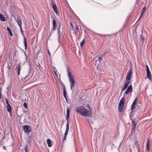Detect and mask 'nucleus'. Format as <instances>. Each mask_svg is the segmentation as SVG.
Masks as SVG:
<instances>
[{"label":"nucleus","mask_w":152,"mask_h":152,"mask_svg":"<svg viewBox=\"0 0 152 152\" xmlns=\"http://www.w3.org/2000/svg\"><path fill=\"white\" fill-rule=\"evenodd\" d=\"M5 99H6V103L7 104V105H10V104H9V103L8 102L7 99V98H6Z\"/></svg>","instance_id":"31"},{"label":"nucleus","mask_w":152,"mask_h":152,"mask_svg":"<svg viewBox=\"0 0 152 152\" xmlns=\"http://www.w3.org/2000/svg\"><path fill=\"white\" fill-rule=\"evenodd\" d=\"M3 148L4 149H6V147L5 146H3Z\"/></svg>","instance_id":"42"},{"label":"nucleus","mask_w":152,"mask_h":152,"mask_svg":"<svg viewBox=\"0 0 152 152\" xmlns=\"http://www.w3.org/2000/svg\"><path fill=\"white\" fill-rule=\"evenodd\" d=\"M15 20H16V21L17 22V23L19 27L21 26L22 22H21V20L18 18H17V19H15Z\"/></svg>","instance_id":"17"},{"label":"nucleus","mask_w":152,"mask_h":152,"mask_svg":"<svg viewBox=\"0 0 152 152\" xmlns=\"http://www.w3.org/2000/svg\"><path fill=\"white\" fill-rule=\"evenodd\" d=\"M69 111L70 110L68 108H67L66 110V119H67V122L66 124V131L64 134V136H66V135H67L69 129V124L68 118L69 117Z\"/></svg>","instance_id":"4"},{"label":"nucleus","mask_w":152,"mask_h":152,"mask_svg":"<svg viewBox=\"0 0 152 152\" xmlns=\"http://www.w3.org/2000/svg\"><path fill=\"white\" fill-rule=\"evenodd\" d=\"M1 98V91H0V99Z\"/></svg>","instance_id":"43"},{"label":"nucleus","mask_w":152,"mask_h":152,"mask_svg":"<svg viewBox=\"0 0 152 152\" xmlns=\"http://www.w3.org/2000/svg\"><path fill=\"white\" fill-rule=\"evenodd\" d=\"M140 36L141 37V39L143 41H144L145 39L144 37H142V35H140Z\"/></svg>","instance_id":"34"},{"label":"nucleus","mask_w":152,"mask_h":152,"mask_svg":"<svg viewBox=\"0 0 152 152\" xmlns=\"http://www.w3.org/2000/svg\"><path fill=\"white\" fill-rule=\"evenodd\" d=\"M17 68L18 69V75H20V72L21 69V66L20 63H19L17 65Z\"/></svg>","instance_id":"20"},{"label":"nucleus","mask_w":152,"mask_h":152,"mask_svg":"<svg viewBox=\"0 0 152 152\" xmlns=\"http://www.w3.org/2000/svg\"><path fill=\"white\" fill-rule=\"evenodd\" d=\"M23 129L25 132L27 133H30L31 130V128L30 126L27 125H25L23 126Z\"/></svg>","instance_id":"6"},{"label":"nucleus","mask_w":152,"mask_h":152,"mask_svg":"<svg viewBox=\"0 0 152 152\" xmlns=\"http://www.w3.org/2000/svg\"><path fill=\"white\" fill-rule=\"evenodd\" d=\"M137 151L138 152H140V150L139 147H138L137 148Z\"/></svg>","instance_id":"40"},{"label":"nucleus","mask_w":152,"mask_h":152,"mask_svg":"<svg viewBox=\"0 0 152 152\" xmlns=\"http://www.w3.org/2000/svg\"><path fill=\"white\" fill-rule=\"evenodd\" d=\"M130 83H131V80L126 79L124 86L122 88L121 92H123L127 88Z\"/></svg>","instance_id":"5"},{"label":"nucleus","mask_w":152,"mask_h":152,"mask_svg":"<svg viewBox=\"0 0 152 152\" xmlns=\"http://www.w3.org/2000/svg\"><path fill=\"white\" fill-rule=\"evenodd\" d=\"M79 29L78 26L77 25H76L75 26V29L74 30V32L76 36H77L78 34V31Z\"/></svg>","instance_id":"15"},{"label":"nucleus","mask_w":152,"mask_h":152,"mask_svg":"<svg viewBox=\"0 0 152 152\" xmlns=\"http://www.w3.org/2000/svg\"><path fill=\"white\" fill-rule=\"evenodd\" d=\"M143 13H143V12H142V13L140 14V17L139 19H140V18L142 16Z\"/></svg>","instance_id":"38"},{"label":"nucleus","mask_w":152,"mask_h":152,"mask_svg":"<svg viewBox=\"0 0 152 152\" xmlns=\"http://www.w3.org/2000/svg\"><path fill=\"white\" fill-rule=\"evenodd\" d=\"M37 66L39 68L40 67H41V66H40V64L39 63H38V65H37Z\"/></svg>","instance_id":"36"},{"label":"nucleus","mask_w":152,"mask_h":152,"mask_svg":"<svg viewBox=\"0 0 152 152\" xmlns=\"http://www.w3.org/2000/svg\"><path fill=\"white\" fill-rule=\"evenodd\" d=\"M53 71L54 72V73L56 75V77L57 76V70L55 67H53Z\"/></svg>","instance_id":"25"},{"label":"nucleus","mask_w":152,"mask_h":152,"mask_svg":"<svg viewBox=\"0 0 152 152\" xmlns=\"http://www.w3.org/2000/svg\"><path fill=\"white\" fill-rule=\"evenodd\" d=\"M29 73H30V72H29L28 73V75H26L25 76V77L24 78V79H26L28 77V75H29Z\"/></svg>","instance_id":"35"},{"label":"nucleus","mask_w":152,"mask_h":152,"mask_svg":"<svg viewBox=\"0 0 152 152\" xmlns=\"http://www.w3.org/2000/svg\"><path fill=\"white\" fill-rule=\"evenodd\" d=\"M7 111L9 112V113H12V108L10 105L7 106Z\"/></svg>","instance_id":"22"},{"label":"nucleus","mask_w":152,"mask_h":152,"mask_svg":"<svg viewBox=\"0 0 152 152\" xmlns=\"http://www.w3.org/2000/svg\"><path fill=\"white\" fill-rule=\"evenodd\" d=\"M146 7H144L143 8L142 10V12H143V13H144V12L146 10Z\"/></svg>","instance_id":"28"},{"label":"nucleus","mask_w":152,"mask_h":152,"mask_svg":"<svg viewBox=\"0 0 152 152\" xmlns=\"http://www.w3.org/2000/svg\"><path fill=\"white\" fill-rule=\"evenodd\" d=\"M24 45H25V49H26V50L27 48V44L26 39L25 37H24Z\"/></svg>","instance_id":"24"},{"label":"nucleus","mask_w":152,"mask_h":152,"mask_svg":"<svg viewBox=\"0 0 152 152\" xmlns=\"http://www.w3.org/2000/svg\"><path fill=\"white\" fill-rule=\"evenodd\" d=\"M7 30L9 31V33L10 35L11 36H12V32L11 31L10 29L9 28V27H7Z\"/></svg>","instance_id":"26"},{"label":"nucleus","mask_w":152,"mask_h":152,"mask_svg":"<svg viewBox=\"0 0 152 152\" xmlns=\"http://www.w3.org/2000/svg\"><path fill=\"white\" fill-rule=\"evenodd\" d=\"M102 56L98 58V60L99 61H100V60H102Z\"/></svg>","instance_id":"33"},{"label":"nucleus","mask_w":152,"mask_h":152,"mask_svg":"<svg viewBox=\"0 0 152 152\" xmlns=\"http://www.w3.org/2000/svg\"><path fill=\"white\" fill-rule=\"evenodd\" d=\"M133 90V88L132 85H130L128 88L125 92L124 94L123 97L121 99L119 104L124 105V103L125 101L126 94H128L131 93Z\"/></svg>","instance_id":"2"},{"label":"nucleus","mask_w":152,"mask_h":152,"mask_svg":"<svg viewBox=\"0 0 152 152\" xmlns=\"http://www.w3.org/2000/svg\"><path fill=\"white\" fill-rule=\"evenodd\" d=\"M54 11L56 13L57 15H59L58 12V11L56 5H54L52 7Z\"/></svg>","instance_id":"13"},{"label":"nucleus","mask_w":152,"mask_h":152,"mask_svg":"<svg viewBox=\"0 0 152 152\" xmlns=\"http://www.w3.org/2000/svg\"><path fill=\"white\" fill-rule=\"evenodd\" d=\"M150 142V140L149 139H148L147 140V142L146 145V150L145 151V152H149L150 149H149V143Z\"/></svg>","instance_id":"12"},{"label":"nucleus","mask_w":152,"mask_h":152,"mask_svg":"<svg viewBox=\"0 0 152 152\" xmlns=\"http://www.w3.org/2000/svg\"><path fill=\"white\" fill-rule=\"evenodd\" d=\"M87 120L91 126V125H93L94 124L93 122L91 119L87 118Z\"/></svg>","instance_id":"19"},{"label":"nucleus","mask_w":152,"mask_h":152,"mask_svg":"<svg viewBox=\"0 0 152 152\" xmlns=\"http://www.w3.org/2000/svg\"><path fill=\"white\" fill-rule=\"evenodd\" d=\"M0 20L1 21H4L6 20L5 17L1 13H0Z\"/></svg>","instance_id":"18"},{"label":"nucleus","mask_w":152,"mask_h":152,"mask_svg":"<svg viewBox=\"0 0 152 152\" xmlns=\"http://www.w3.org/2000/svg\"><path fill=\"white\" fill-rule=\"evenodd\" d=\"M63 89L64 92V96L65 98V99H66V91L65 87L64 86L63 87Z\"/></svg>","instance_id":"23"},{"label":"nucleus","mask_w":152,"mask_h":152,"mask_svg":"<svg viewBox=\"0 0 152 152\" xmlns=\"http://www.w3.org/2000/svg\"><path fill=\"white\" fill-rule=\"evenodd\" d=\"M66 136H64V137L63 139V141H64L66 139Z\"/></svg>","instance_id":"37"},{"label":"nucleus","mask_w":152,"mask_h":152,"mask_svg":"<svg viewBox=\"0 0 152 152\" xmlns=\"http://www.w3.org/2000/svg\"><path fill=\"white\" fill-rule=\"evenodd\" d=\"M2 90V88H0V91Z\"/></svg>","instance_id":"45"},{"label":"nucleus","mask_w":152,"mask_h":152,"mask_svg":"<svg viewBox=\"0 0 152 152\" xmlns=\"http://www.w3.org/2000/svg\"><path fill=\"white\" fill-rule=\"evenodd\" d=\"M85 41V39H83V40H82V41L80 43V46L81 47H82L83 46V44L84 43Z\"/></svg>","instance_id":"29"},{"label":"nucleus","mask_w":152,"mask_h":152,"mask_svg":"<svg viewBox=\"0 0 152 152\" xmlns=\"http://www.w3.org/2000/svg\"><path fill=\"white\" fill-rule=\"evenodd\" d=\"M51 5L53 7V6L54 5H56L54 3V2L53 1V0H52L51 1Z\"/></svg>","instance_id":"32"},{"label":"nucleus","mask_w":152,"mask_h":152,"mask_svg":"<svg viewBox=\"0 0 152 152\" xmlns=\"http://www.w3.org/2000/svg\"><path fill=\"white\" fill-rule=\"evenodd\" d=\"M47 143L49 147H51L53 145V142L50 139H48L47 140Z\"/></svg>","instance_id":"14"},{"label":"nucleus","mask_w":152,"mask_h":152,"mask_svg":"<svg viewBox=\"0 0 152 152\" xmlns=\"http://www.w3.org/2000/svg\"><path fill=\"white\" fill-rule=\"evenodd\" d=\"M67 70L68 71V76L69 78V82L70 83V88L71 90H72L73 87L75 85V80L71 72L68 69Z\"/></svg>","instance_id":"3"},{"label":"nucleus","mask_w":152,"mask_h":152,"mask_svg":"<svg viewBox=\"0 0 152 152\" xmlns=\"http://www.w3.org/2000/svg\"><path fill=\"white\" fill-rule=\"evenodd\" d=\"M60 26H59L58 28V32L59 37H60L62 34L64 33V31L63 30V28H62V31L61 32L60 31Z\"/></svg>","instance_id":"10"},{"label":"nucleus","mask_w":152,"mask_h":152,"mask_svg":"<svg viewBox=\"0 0 152 152\" xmlns=\"http://www.w3.org/2000/svg\"><path fill=\"white\" fill-rule=\"evenodd\" d=\"M124 106V105L121 104H119L118 109L119 112H121Z\"/></svg>","instance_id":"16"},{"label":"nucleus","mask_w":152,"mask_h":152,"mask_svg":"<svg viewBox=\"0 0 152 152\" xmlns=\"http://www.w3.org/2000/svg\"><path fill=\"white\" fill-rule=\"evenodd\" d=\"M137 98H136L135 99L134 101H133V103L132 104V105L131 106V109L132 112L134 110V109L135 108V105L137 103Z\"/></svg>","instance_id":"9"},{"label":"nucleus","mask_w":152,"mask_h":152,"mask_svg":"<svg viewBox=\"0 0 152 152\" xmlns=\"http://www.w3.org/2000/svg\"><path fill=\"white\" fill-rule=\"evenodd\" d=\"M20 28L21 32L23 33V30L22 29L21 26L20 27Z\"/></svg>","instance_id":"39"},{"label":"nucleus","mask_w":152,"mask_h":152,"mask_svg":"<svg viewBox=\"0 0 152 152\" xmlns=\"http://www.w3.org/2000/svg\"><path fill=\"white\" fill-rule=\"evenodd\" d=\"M10 115H11V113H10Z\"/></svg>","instance_id":"46"},{"label":"nucleus","mask_w":152,"mask_h":152,"mask_svg":"<svg viewBox=\"0 0 152 152\" xmlns=\"http://www.w3.org/2000/svg\"><path fill=\"white\" fill-rule=\"evenodd\" d=\"M52 24L53 26V31H55L56 29V21L55 19H53Z\"/></svg>","instance_id":"11"},{"label":"nucleus","mask_w":152,"mask_h":152,"mask_svg":"<svg viewBox=\"0 0 152 152\" xmlns=\"http://www.w3.org/2000/svg\"><path fill=\"white\" fill-rule=\"evenodd\" d=\"M132 74V70L131 69H129L127 75L126 79L131 80Z\"/></svg>","instance_id":"7"},{"label":"nucleus","mask_w":152,"mask_h":152,"mask_svg":"<svg viewBox=\"0 0 152 152\" xmlns=\"http://www.w3.org/2000/svg\"><path fill=\"white\" fill-rule=\"evenodd\" d=\"M66 101L67 102H68V100H67V98H66Z\"/></svg>","instance_id":"44"},{"label":"nucleus","mask_w":152,"mask_h":152,"mask_svg":"<svg viewBox=\"0 0 152 152\" xmlns=\"http://www.w3.org/2000/svg\"><path fill=\"white\" fill-rule=\"evenodd\" d=\"M23 106L25 107V108L26 109L27 108V105L26 102H24L23 103Z\"/></svg>","instance_id":"30"},{"label":"nucleus","mask_w":152,"mask_h":152,"mask_svg":"<svg viewBox=\"0 0 152 152\" xmlns=\"http://www.w3.org/2000/svg\"><path fill=\"white\" fill-rule=\"evenodd\" d=\"M48 53L49 54V55H50V53L48 50Z\"/></svg>","instance_id":"41"},{"label":"nucleus","mask_w":152,"mask_h":152,"mask_svg":"<svg viewBox=\"0 0 152 152\" xmlns=\"http://www.w3.org/2000/svg\"><path fill=\"white\" fill-rule=\"evenodd\" d=\"M28 146L27 145H26L25 146V152H28Z\"/></svg>","instance_id":"27"},{"label":"nucleus","mask_w":152,"mask_h":152,"mask_svg":"<svg viewBox=\"0 0 152 152\" xmlns=\"http://www.w3.org/2000/svg\"><path fill=\"white\" fill-rule=\"evenodd\" d=\"M133 123V125L132 127V131L134 130L136 128V126L137 125V123H136L134 121H133L132 122Z\"/></svg>","instance_id":"21"},{"label":"nucleus","mask_w":152,"mask_h":152,"mask_svg":"<svg viewBox=\"0 0 152 152\" xmlns=\"http://www.w3.org/2000/svg\"><path fill=\"white\" fill-rule=\"evenodd\" d=\"M88 109L83 106H79L76 108V112L80 115L86 117H91L92 116V112L89 105H86Z\"/></svg>","instance_id":"1"},{"label":"nucleus","mask_w":152,"mask_h":152,"mask_svg":"<svg viewBox=\"0 0 152 152\" xmlns=\"http://www.w3.org/2000/svg\"><path fill=\"white\" fill-rule=\"evenodd\" d=\"M147 69V77H148L149 79L151 80V75L148 66L146 65Z\"/></svg>","instance_id":"8"}]
</instances>
